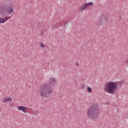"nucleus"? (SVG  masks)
Masks as SVG:
<instances>
[{
	"label": "nucleus",
	"mask_w": 128,
	"mask_h": 128,
	"mask_svg": "<svg viewBox=\"0 0 128 128\" xmlns=\"http://www.w3.org/2000/svg\"><path fill=\"white\" fill-rule=\"evenodd\" d=\"M56 84V80L54 78H51L48 80V84H43L40 88L39 92L40 96L48 98L54 92L52 86Z\"/></svg>",
	"instance_id": "1"
},
{
	"label": "nucleus",
	"mask_w": 128,
	"mask_h": 128,
	"mask_svg": "<svg viewBox=\"0 0 128 128\" xmlns=\"http://www.w3.org/2000/svg\"><path fill=\"white\" fill-rule=\"evenodd\" d=\"M122 84V81L116 82H108L106 84L104 90L108 94H114V90L118 88V84Z\"/></svg>",
	"instance_id": "2"
},
{
	"label": "nucleus",
	"mask_w": 128,
	"mask_h": 128,
	"mask_svg": "<svg viewBox=\"0 0 128 128\" xmlns=\"http://www.w3.org/2000/svg\"><path fill=\"white\" fill-rule=\"evenodd\" d=\"M100 112V109L98 107V105L95 104L91 106L88 110V117L92 120H96L98 118V116Z\"/></svg>",
	"instance_id": "3"
},
{
	"label": "nucleus",
	"mask_w": 128,
	"mask_h": 128,
	"mask_svg": "<svg viewBox=\"0 0 128 128\" xmlns=\"http://www.w3.org/2000/svg\"><path fill=\"white\" fill-rule=\"evenodd\" d=\"M0 12L3 16L8 14H10L14 12V7L12 5H8L4 7H1L0 8Z\"/></svg>",
	"instance_id": "4"
},
{
	"label": "nucleus",
	"mask_w": 128,
	"mask_h": 128,
	"mask_svg": "<svg viewBox=\"0 0 128 128\" xmlns=\"http://www.w3.org/2000/svg\"><path fill=\"white\" fill-rule=\"evenodd\" d=\"M18 110H22V112L24 114H26L28 112V109H26V108L24 106H18Z\"/></svg>",
	"instance_id": "5"
},
{
	"label": "nucleus",
	"mask_w": 128,
	"mask_h": 128,
	"mask_svg": "<svg viewBox=\"0 0 128 128\" xmlns=\"http://www.w3.org/2000/svg\"><path fill=\"white\" fill-rule=\"evenodd\" d=\"M88 8V6H86V4H84V5L82 6L80 8V10L82 12V10H86Z\"/></svg>",
	"instance_id": "6"
},
{
	"label": "nucleus",
	"mask_w": 128,
	"mask_h": 128,
	"mask_svg": "<svg viewBox=\"0 0 128 128\" xmlns=\"http://www.w3.org/2000/svg\"><path fill=\"white\" fill-rule=\"evenodd\" d=\"M11 100H12V98L8 96L6 98H4V102H10Z\"/></svg>",
	"instance_id": "7"
},
{
	"label": "nucleus",
	"mask_w": 128,
	"mask_h": 128,
	"mask_svg": "<svg viewBox=\"0 0 128 128\" xmlns=\"http://www.w3.org/2000/svg\"><path fill=\"white\" fill-rule=\"evenodd\" d=\"M86 6H87V8H88V6H94V2H90L88 4H86Z\"/></svg>",
	"instance_id": "8"
},
{
	"label": "nucleus",
	"mask_w": 128,
	"mask_h": 128,
	"mask_svg": "<svg viewBox=\"0 0 128 128\" xmlns=\"http://www.w3.org/2000/svg\"><path fill=\"white\" fill-rule=\"evenodd\" d=\"M6 22V21H4V19L0 18V24H4Z\"/></svg>",
	"instance_id": "9"
},
{
	"label": "nucleus",
	"mask_w": 128,
	"mask_h": 128,
	"mask_svg": "<svg viewBox=\"0 0 128 128\" xmlns=\"http://www.w3.org/2000/svg\"><path fill=\"white\" fill-rule=\"evenodd\" d=\"M86 86V85L82 83L81 85V88H84V87Z\"/></svg>",
	"instance_id": "10"
},
{
	"label": "nucleus",
	"mask_w": 128,
	"mask_h": 128,
	"mask_svg": "<svg viewBox=\"0 0 128 128\" xmlns=\"http://www.w3.org/2000/svg\"><path fill=\"white\" fill-rule=\"evenodd\" d=\"M88 90L89 92H92V88H90V87H88Z\"/></svg>",
	"instance_id": "11"
},
{
	"label": "nucleus",
	"mask_w": 128,
	"mask_h": 128,
	"mask_svg": "<svg viewBox=\"0 0 128 128\" xmlns=\"http://www.w3.org/2000/svg\"><path fill=\"white\" fill-rule=\"evenodd\" d=\"M10 18H12V16L6 17V18H4L5 20H4V22H6V20H8V19Z\"/></svg>",
	"instance_id": "12"
},
{
	"label": "nucleus",
	"mask_w": 128,
	"mask_h": 128,
	"mask_svg": "<svg viewBox=\"0 0 128 128\" xmlns=\"http://www.w3.org/2000/svg\"><path fill=\"white\" fill-rule=\"evenodd\" d=\"M40 46L42 48H44V44L43 43H40Z\"/></svg>",
	"instance_id": "13"
},
{
	"label": "nucleus",
	"mask_w": 128,
	"mask_h": 128,
	"mask_svg": "<svg viewBox=\"0 0 128 128\" xmlns=\"http://www.w3.org/2000/svg\"><path fill=\"white\" fill-rule=\"evenodd\" d=\"M124 63L126 64V65H128V60H125Z\"/></svg>",
	"instance_id": "14"
},
{
	"label": "nucleus",
	"mask_w": 128,
	"mask_h": 128,
	"mask_svg": "<svg viewBox=\"0 0 128 128\" xmlns=\"http://www.w3.org/2000/svg\"><path fill=\"white\" fill-rule=\"evenodd\" d=\"M66 24H68V22H66L64 25V28H66Z\"/></svg>",
	"instance_id": "15"
},
{
	"label": "nucleus",
	"mask_w": 128,
	"mask_h": 128,
	"mask_svg": "<svg viewBox=\"0 0 128 128\" xmlns=\"http://www.w3.org/2000/svg\"><path fill=\"white\" fill-rule=\"evenodd\" d=\"M76 65L77 66H78V65H79V64H78V63H76Z\"/></svg>",
	"instance_id": "16"
},
{
	"label": "nucleus",
	"mask_w": 128,
	"mask_h": 128,
	"mask_svg": "<svg viewBox=\"0 0 128 128\" xmlns=\"http://www.w3.org/2000/svg\"><path fill=\"white\" fill-rule=\"evenodd\" d=\"M42 34H44V32H41Z\"/></svg>",
	"instance_id": "17"
}]
</instances>
